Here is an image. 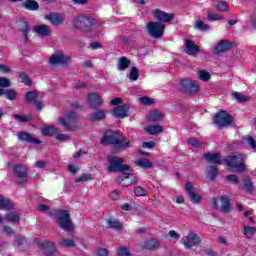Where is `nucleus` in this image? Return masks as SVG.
<instances>
[{"mask_svg": "<svg viewBox=\"0 0 256 256\" xmlns=\"http://www.w3.org/2000/svg\"><path fill=\"white\" fill-rule=\"evenodd\" d=\"M39 97H43V94L37 91H30L26 94V100L29 103H37V99H39Z\"/></svg>", "mask_w": 256, "mask_h": 256, "instance_id": "27", "label": "nucleus"}, {"mask_svg": "<svg viewBox=\"0 0 256 256\" xmlns=\"http://www.w3.org/2000/svg\"><path fill=\"white\" fill-rule=\"evenodd\" d=\"M88 103L91 107H101L103 98L97 93H90L88 94Z\"/></svg>", "mask_w": 256, "mask_h": 256, "instance_id": "21", "label": "nucleus"}, {"mask_svg": "<svg viewBox=\"0 0 256 256\" xmlns=\"http://www.w3.org/2000/svg\"><path fill=\"white\" fill-rule=\"evenodd\" d=\"M143 149H153L155 147V142L154 141H149V142H144L142 143Z\"/></svg>", "mask_w": 256, "mask_h": 256, "instance_id": "63", "label": "nucleus"}, {"mask_svg": "<svg viewBox=\"0 0 256 256\" xmlns=\"http://www.w3.org/2000/svg\"><path fill=\"white\" fill-rule=\"evenodd\" d=\"M181 85L185 93H189L190 95H195V93H199L200 85L195 80L189 78L183 79Z\"/></svg>", "mask_w": 256, "mask_h": 256, "instance_id": "11", "label": "nucleus"}, {"mask_svg": "<svg viewBox=\"0 0 256 256\" xmlns=\"http://www.w3.org/2000/svg\"><path fill=\"white\" fill-rule=\"evenodd\" d=\"M33 31L37 33L40 37H51V27L47 25H36L33 27Z\"/></svg>", "mask_w": 256, "mask_h": 256, "instance_id": "20", "label": "nucleus"}, {"mask_svg": "<svg viewBox=\"0 0 256 256\" xmlns=\"http://www.w3.org/2000/svg\"><path fill=\"white\" fill-rule=\"evenodd\" d=\"M4 95H6L9 101H14V99H17V92L15 90H5Z\"/></svg>", "mask_w": 256, "mask_h": 256, "instance_id": "44", "label": "nucleus"}, {"mask_svg": "<svg viewBox=\"0 0 256 256\" xmlns=\"http://www.w3.org/2000/svg\"><path fill=\"white\" fill-rule=\"evenodd\" d=\"M14 245H18V247H21V245H25V237L15 236L14 237Z\"/></svg>", "mask_w": 256, "mask_h": 256, "instance_id": "55", "label": "nucleus"}, {"mask_svg": "<svg viewBox=\"0 0 256 256\" xmlns=\"http://www.w3.org/2000/svg\"><path fill=\"white\" fill-rule=\"evenodd\" d=\"M69 63H71V56L65 55L63 52H58L50 58V65H61V67H67Z\"/></svg>", "mask_w": 256, "mask_h": 256, "instance_id": "9", "label": "nucleus"}, {"mask_svg": "<svg viewBox=\"0 0 256 256\" xmlns=\"http://www.w3.org/2000/svg\"><path fill=\"white\" fill-rule=\"evenodd\" d=\"M220 202V210L222 211V213H229V211H231V203L229 202V198L222 196L220 198Z\"/></svg>", "mask_w": 256, "mask_h": 256, "instance_id": "26", "label": "nucleus"}, {"mask_svg": "<svg viewBox=\"0 0 256 256\" xmlns=\"http://www.w3.org/2000/svg\"><path fill=\"white\" fill-rule=\"evenodd\" d=\"M101 143L103 145H114L111 153H120V151H123V149H127L131 142L125 139V137L121 136L119 133L108 130L101 139Z\"/></svg>", "mask_w": 256, "mask_h": 256, "instance_id": "1", "label": "nucleus"}, {"mask_svg": "<svg viewBox=\"0 0 256 256\" xmlns=\"http://www.w3.org/2000/svg\"><path fill=\"white\" fill-rule=\"evenodd\" d=\"M78 119L79 117H77V114L71 111V112H68L66 116L60 117L58 121L60 125L68 129V131H73L74 129L77 128Z\"/></svg>", "mask_w": 256, "mask_h": 256, "instance_id": "3", "label": "nucleus"}, {"mask_svg": "<svg viewBox=\"0 0 256 256\" xmlns=\"http://www.w3.org/2000/svg\"><path fill=\"white\" fill-rule=\"evenodd\" d=\"M21 219V216H19L18 213L10 212L6 214V221H9L10 223H19Z\"/></svg>", "mask_w": 256, "mask_h": 256, "instance_id": "40", "label": "nucleus"}, {"mask_svg": "<svg viewBox=\"0 0 256 256\" xmlns=\"http://www.w3.org/2000/svg\"><path fill=\"white\" fill-rule=\"evenodd\" d=\"M180 242L186 249H191L192 247H196V245L201 243V237H199V235H197L195 232L191 231L182 237Z\"/></svg>", "mask_w": 256, "mask_h": 256, "instance_id": "8", "label": "nucleus"}, {"mask_svg": "<svg viewBox=\"0 0 256 256\" xmlns=\"http://www.w3.org/2000/svg\"><path fill=\"white\" fill-rule=\"evenodd\" d=\"M14 175L17 177L19 183L27 182V168L22 165H16L13 170Z\"/></svg>", "mask_w": 256, "mask_h": 256, "instance_id": "16", "label": "nucleus"}, {"mask_svg": "<svg viewBox=\"0 0 256 256\" xmlns=\"http://www.w3.org/2000/svg\"><path fill=\"white\" fill-rule=\"evenodd\" d=\"M93 177L91 174H83L79 178L76 179V183H85L86 181H91Z\"/></svg>", "mask_w": 256, "mask_h": 256, "instance_id": "49", "label": "nucleus"}, {"mask_svg": "<svg viewBox=\"0 0 256 256\" xmlns=\"http://www.w3.org/2000/svg\"><path fill=\"white\" fill-rule=\"evenodd\" d=\"M196 77L200 81L207 83V81L211 79V73H209L207 70H199L196 72Z\"/></svg>", "mask_w": 256, "mask_h": 256, "instance_id": "29", "label": "nucleus"}, {"mask_svg": "<svg viewBox=\"0 0 256 256\" xmlns=\"http://www.w3.org/2000/svg\"><path fill=\"white\" fill-rule=\"evenodd\" d=\"M185 53L187 55H191L192 57H195L199 53V46L193 42V40L187 39L185 41Z\"/></svg>", "mask_w": 256, "mask_h": 256, "instance_id": "18", "label": "nucleus"}, {"mask_svg": "<svg viewBox=\"0 0 256 256\" xmlns=\"http://www.w3.org/2000/svg\"><path fill=\"white\" fill-rule=\"evenodd\" d=\"M205 159L208 163H213L214 165H221V154L214 153V154H206Z\"/></svg>", "mask_w": 256, "mask_h": 256, "instance_id": "25", "label": "nucleus"}, {"mask_svg": "<svg viewBox=\"0 0 256 256\" xmlns=\"http://www.w3.org/2000/svg\"><path fill=\"white\" fill-rule=\"evenodd\" d=\"M60 245L62 247H75V241L71 239H62Z\"/></svg>", "mask_w": 256, "mask_h": 256, "instance_id": "52", "label": "nucleus"}, {"mask_svg": "<svg viewBox=\"0 0 256 256\" xmlns=\"http://www.w3.org/2000/svg\"><path fill=\"white\" fill-rule=\"evenodd\" d=\"M57 133H59V129L55 126H45L42 128V135L45 137H53Z\"/></svg>", "mask_w": 256, "mask_h": 256, "instance_id": "24", "label": "nucleus"}, {"mask_svg": "<svg viewBox=\"0 0 256 256\" xmlns=\"http://www.w3.org/2000/svg\"><path fill=\"white\" fill-rule=\"evenodd\" d=\"M17 137L19 141H25V143H33L34 145H39V143H41L39 139L31 137L26 132H17Z\"/></svg>", "mask_w": 256, "mask_h": 256, "instance_id": "22", "label": "nucleus"}, {"mask_svg": "<svg viewBox=\"0 0 256 256\" xmlns=\"http://www.w3.org/2000/svg\"><path fill=\"white\" fill-rule=\"evenodd\" d=\"M135 164L138 167H142V169H151L152 167L151 161H149L147 158L138 159L135 161Z\"/></svg>", "mask_w": 256, "mask_h": 256, "instance_id": "34", "label": "nucleus"}, {"mask_svg": "<svg viewBox=\"0 0 256 256\" xmlns=\"http://www.w3.org/2000/svg\"><path fill=\"white\" fill-rule=\"evenodd\" d=\"M137 181V177L133 174L127 172H121L119 174V183L122 187H129V185H133V183H137Z\"/></svg>", "mask_w": 256, "mask_h": 256, "instance_id": "13", "label": "nucleus"}, {"mask_svg": "<svg viewBox=\"0 0 256 256\" xmlns=\"http://www.w3.org/2000/svg\"><path fill=\"white\" fill-rule=\"evenodd\" d=\"M14 119L21 121L22 123H27L31 121V116H21V115H14Z\"/></svg>", "mask_w": 256, "mask_h": 256, "instance_id": "59", "label": "nucleus"}, {"mask_svg": "<svg viewBox=\"0 0 256 256\" xmlns=\"http://www.w3.org/2000/svg\"><path fill=\"white\" fill-rule=\"evenodd\" d=\"M0 209H5L9 211V209H13V203L10 202L9 199L5 198L0 194Z\"/></svg>", "mask_w": 256, "mask_h": 256, "instance_id": "31", "label": "nucleus"}, {"mask_svg": "<svg viewBox=\"0 0 256 256\" xmlns=\"http://www.w3.org/2000/svg\"><path fill=\"white\" fill-rule=\"evenodd\" d=\"M58 225L64 231H73V223L69 216V211L62 210L58 213Z\"/></svg>", "mask_w": 256, "mask_h": 256, "instance_id": "7", "label": "nucleus"}, {"mask_svg": "<svg viewBox=\"0 0 256 256\" xmlns=\"http://www.w3.org/2000/svg\"><path fill=\"white\" fill-rule=\"evenodd\" d=\"M185 191L188 194V197L194 205H197L203 201V197L195 191V187L191 183L187 182L185 185Z\"/></svg>", "mask_w": 256, "mask_h": 256, "instance_id": "12", "label": "nucleus"}, {"mask_svg": "<svg viewBox=\"0 0 256 256\" xmlns=\"http://www.w3.org/2000/svg\"><path fill=\"white\" fill-rule=\"evenodd\" d=\"M107 169L109 173H117V171H127L129 166L123 165V158L110 156Z\"/></svg>", "mask_w": 256, "mask_h": 256, "instance_id": "5", "label": "nucleus"}, {"mask_svg": "<svg viewBox=\"0 0 256 256\" xmlns=\"http://www.w3.org/2000/svg\"><path fill=\"white\" fill-rule=\"evenodd\" d=\"M134 195H136V197H147L149 194L145 188L138 186L134 189Z\"/></svg>", "mask_w": 256, "mask_h": 256, "instance_id": "42", "label": "nucleus"}, {"mask_svg": "<svg viewBox=\"0 0 256 256\" xmlns=\"http://www.w3.org/2000/svg\"><path fill=\"white\" fill-rule=\"evenodd\" d=\"M23 7H25L28 11H37L39 9V3L35 0H26L23 3Z\"/></svg>", "mask_w": 256, "mask_h": 256, "instance_id": "32", "label": "nucleus"}, {"mask_svg": "<svg viewBox=\"0 0 256 256\" xmlns=\"http://www.w3.org/2000/svg\"><path fill=\"white\" fill-rule=\"evenodd\" d=\"M194 27L198 29V31H207V29H209V25L203 22V20H197Z\"/></svg>", "mask_w": 256, "mask_h": 256, "instance_id": "41", "label": "nucleus"}, {"mask_svg": "<svg viewBox=\"0 0 256 256\" xmlns=\"http://www.w3.org/2000/svg\"><path fill=\"white\" fill-rule=\"evenodd\" d=\"M215 8L217 11H227L229 9V4H227V2H217Z\"/></svg>", "mask_w": 256, "mask_h": 256, "instance_id": "47", "label": "nucleus"}, {"mask_svg": "<svg viewBox=\"0 0 256 256\" xmlns=\"http://www.w3.org/2000/svg\"><path fill=\"white\" fill-rule=\"evenodd\" d=\"M117 256H131V251L127 247H120L117 250Z\"/></svg>", "mask_w": 256, "mask_h": 256, "instance_id": "50", "label": "nucleus"}, {"mask_svg": "<svg viewBox=\"0 0 256 256\" xmlns=\"http://www.w3.org/2000/svg\"><path fill=\"white\" fill-rule=\"evenodd\" d=\"M233 97L234 99H236V101H239L240 103H245V101H247V98L245 97V95L239 92L233 93Z\"/></svg>", "mask_w": 256, "mask_h": 256, "instance_id": "53", "label": "nucleus"}, {"mask_svg": "<svg viewBox=\"0 0 256 256\" xmlns=\"http://www.w3.org/2000/svg\"><path fill=\"white\" fill-rule=\"evenodd\" d=\"M243 159H245V155L242 154H230L226 157V165L230 167V169L234 170L236 173H243L247 168L243 163Z\"/></svg>", "mask_w": 256, "mask_h": 256, "instance_id": "2", "label": "nucleus"}, {"mask_svg": "<svg viewBox=\"0 0 256 256\" xmlns=\"http://www.w3.org/2000/svg\"><path fill=\"white\" fill-rule=\"evenodd\" d=\"M244 217H248L249 223H255V220L253 219V210H248L244 212Z\"/></svg>", "mask_w": 256, "mask_h": 256, "instance_id": "60", "label": "nucleus"}, {"mask_svg": "<svg viewBox=\"0 0 256 256\" xmlns=\"http://www.w3.org/2000/svg\"><path fill=\"white\" fill-rule=\"evenodd\" d=\"M0 87L7 88L11 87V81L5 77H0Z\"/></svg>", "mask_w": 256, "mask_h": 256, "instance_id": "57", "label": "nucleus"}, {"mask_svg": "<svg viewBox=\"0 0 256 256\" xmlns=\"http://www.w3.org/2000/svg\"><path fill=\"white\" fill-rule=\"evenodd\" d=\"M152 13L155 19H157V21H160V23H169L175 17L173 13H167L159 9L153 10Z\"/></svg>", "mask_w": 256, "mask_h": 256, "instance_id": "14", "label": "nucleus"}, {"mask_svg": "<svg viewBox=\"0 0 256 256\" xmlns=\"http://www.w3.org/2000/svg\"><path fill=\"white\" fill-rule=\"evenodd\" d=\"M97 22L95 19L85 15H79L74 18L73 25L76 29H87V27H95Z\"/></svg>", "mask_w": 256, "mask_h": 256, "instance_id": "6", "label": "nucleus"}, {"mask_svg": "<svg viewBox=\"0 0 256 256\" xmlns=\"http://www.w3.org/2000/svg\"><path fill=\"white\" fill-rule=\"evenodd\" d=\"M145 131L149 133V135H159V133L163 132V126L161 125H151L145 128Z\"/></svg>", "mask_w": 256, "mask_h": 256, "instance_id": "28", "label": "nucleus"}, {"mask_svg": "<svg viewBox=\"0 0 256 256\" xmlns=\"http://www.w3.org/2000/svg\"><path fill=\"white\" fill-rule=\"evenodd\" d=\"M19 77H20V81L24 83V85H28V86L31 85V79H29V76H27V74L22 73L19 75Z\"/></svg>", "mask_w": 256, "mask_h": 256, "instance_id": "54", "label": "nucleus"}, {"mask_svg": "<svg viewBox=\"0 0 256 256\" xmlns=\"http://www.w3.org/2000/svg\"><path fill=\"white\" fill-rule=\"evenodd\" d=\"M163 119V113L159 110L151 111L148 116V121H161Z\"/></svg>", "mask_w": 256, "mask_h": 256, "instance_id": "36", "label": "nucleus"}, {"mask_svg": "<svg viewBox=\"0 0 256 256\" xmlns=\"http://www.w3.org/2000/svg\"><path fill=\"white\" fill-rule=\"evenodd\" d=\"M243 189L246 191V193H253V182L249 178H244L243 180Z\"/></svg>", "mask_w": 256, "mask_h": 256, "instance_id": "38", "label": "nucleus"}, {"mask_svg": "<svg viewBox=\"0 0 256 256\" xmlns=\"http://www.w3.org/2000/svg\"><path fill=\"white\" fill-rule=\"evenodd\" d=\"M188 144L191 146V147H194L195 149H199V147H201L202 143L195 139V138H190L188 139Z\"/></svg>", "mask_w": 256, "mask_h": 256, "instance_id": "51", "label": "nucleus"}, {"mask_svg": "<svg viewBox=\"0 0 256 256\" xmlns=\"http://www.w3.org/2000/svg\"><path fill=\"white\" fill-rule=\"evenodd\" d=\"M255 231H256V229L253 226H245L244 227V235L248 238L251 237L252 235H255Z\"/></svg>", "mask_w": 256, "mask_h": 256, "instance_id": "46", "label": "nucleus"}, {"mask_svg": "<svg viewBox=\"0 0 256 256\" xmlns=\"http://www.w3.org/2000/svg\"><path fill=\"white\" fill-rule=\"evenodd\" d=\"M107 226L109 229H115L116 231H121V229H123V224L116 219L107 220Z\"/></svg>", "mask_w": 256, "mask_h": 256, "instance_id": "30", "label": "nucleus"}, {"mask_svg": "<svg viewBox=\"0 0 256 256\" xmlns=\"http://www.w3.org/2000/svg\"><path fill=\"white\" fill-rule=\"evenodd\" d=\"M129 113V106L127 104L120 105L113 108L114 117H118L119 119H125Z\"/></svg>", "mask_w": 256, "mask_h": 256, "instance_id": "19", "label": "nucleus"}, {"mask_svg": "<svg viewBox=\"0 0 256 256\" xmlns=\"http://www.w3.org/2000/svg\"><path fill=\"white\" fill-rule=\"evenodd\" d=\"M20 31L24 35V39H27V35L29 34V25L27 22H20Z\"/></svg>", "mask_w": 256, "mask_h": 256, "instance_id": "43", "label": "nucleus"}, {"mask_svg": "<svg viewBox=\"0 0 256 256\" xmlns=\"http://www.w3.org/2000/svg\"><path fill=\"white\" fill-rule=\"evenodd\" d=\"M96 255L97 256H107V255H109V251L106 248H98L96 250Z\"/></svg>", "mask_w": 256, "mask_h": 256, "instance_id": "62", "label": "nucleus"}, {"mask_svg": "<svg viewBox=\"0 0 256 256\" xmlns=\"http://www.w3.org/2000/svg\"><path fill=\"white\" fill-rule=\"evenodd\" d=\"M129 65H131V61L129 59H127L126 57L119 58L118 60L119 71H125V69L129 67Z\"/></svg>", "mask_w": 256, "mask_h": 256, "instance_id": "35", "label": "nucleus"}, {"mask_svg": "<svg viewBox=\"0 0 256 256\" xmlns=\"http://www.w3.org/2000/svg\"><path fill=\"white\" fill-rule=\"evenodd\" d=\"M45 19L51 23L54 27H59V25H63L65 21V17L63 14L59 13H51L45 16Z\"/></svg>", "mask_w": 256, "mask_h": 256, "instance_id": "15", "label": "nucleus"}, {"mask_svg": "<svg viewBox=\"0 0 256 256\" xmlns=\"http://www.w3.org/2000/svg\"><path fill=\"white\" fill-rule=\"evenodd\" d=\"M138 102L141 103V105H153V103H155V100L149 97H141L138 98Z\"/></svg>", "mask_w": 256, "mask_h": 256, "instance_id": "48", "label": "nucleus"}, {"mask_svg": "<svg viewBox=\"0 0 256 256\" xmlns=\"http://www.w3.org/2000/svg\"><path fill=\"white\" fill-rule=\"evenodd\" d=\"M107 116V111L105 110H97L96 112L92 113L91 120L92 121H102Z\"/></svg>", "mask_w": 256, "mask_h": 256, "instance_id": "33", "label": "nucleus"}, {"mask_svg": "<svg viewBox=\"0 0 256 256\" xmlns=\"http://www.w3.org/2000/svg\"><path fill=\"white\" fill-rule=\"evenodd\" d=\"M221 19H223V15H219V14H215V13L208 14L209 21H221Z\"/></svg>", "mask_w": 256, "mask_h": 256, "instance_id": "56", "label": "nucleus"}, {"mask_svg": "<svg viewBox=\"0 0 256 256\" xmlns=\"http://www.w3.org/2000/svg\"><path fill=\"white\" fill-rule=\"evenodd\" d=\"M214 123L219 127H228L233 121V117L227 111H220L214 116Z\"/></svg>", "mask_w": 256, "mask_h": 256, "instance_id": "10", "label": "nucleus"}, {"mask_svg": "<svg viewBox=\"0 0 256 256\" xmlns=\"http://www.w3.org/2000/svg\"><path fill=\"white\" fill-rule=\"evenodd\" d=\"M246 141L252 149H256V142H255V139H253V137H247Z\"/></svg>", "mask_w": 256, "mask_h": 256, "instance_id": "64", "label": "nucleus"}, {"mask_svg": "<svg viewBox=\"0 0 256 256\" xmlns=\"http://www.w3.org/2000/svg\"><path fill=\"white\" fill-rule=\"evenodd\" d=\"M119 190H113L109 193V198L112 199V201H117L119 199Z\"/></svg>", "mask_w": 256, "mask_h": 256, "instance_id": "61", "label": "nucleus"}, {"mask_svg": "<svg viewBox=\"0 0 256 256\" xmlns=\"http://www.w3.org/2000/svg\"><path fill=\"white\" fill-rule=\"evenodd\" d=\"M146 30L148 35L153 37V39H161L165 31V25H163L161 22H149L147 24Z\"/></svg>", "mask_w": 256, "mask_h": 256, "instance_id": "4", "label": "nucleus"}, {"mask_svg": "<svg viewBox=\"0 0 256 256\" xmlns=\"http://www.w3.org/2000/svg\"><path fill=\"white\" fill-rule=\"evenodd\" d=\"M56 141H69L71 136L69 134H57L55 136Z\"/></svg>", "mask_w": 256, "mask_h": 256, "instance_id": "58", "label": "nucleus"}, {"mask_svg": "<svg viewBox=\"0 0 256 256\" xmlns=\"http://www.w3.org/2000/svg\"><path fill=\"white\" fill-rule=\"evenodd\" d=\"M129 79L131 81H137V79H139V70H137V68L133 67L130 70Z\"/></svg>", "mask_w": 256, "mask_h": 256, "instance_id": "45", "label": "nucleus"}, {"mask_svg": "<svg viewBox=\"0 0 256 256\" xmlns=\"http://www.w3.org/2000/svg\"><path fill=\"white\" fill-rule=\"evenodd\" d=\"M207 173L209 181H214L215 177L219 175V170H217V166H210L207 168Z\"/></svg>", "mask_w": 256, "mask_h": 256, "instance_id": "37", "label": "nucleus"}, {"mask_svg": "<svg viewBox=\"0 0 256 256\" xmlns=\"http://www.w3.org/2000/svg\"><path fill=\"white\" fill-rule=\"evenodd\" d=\"M229 49H231V42L229 40H221L214 47V55H221V53H225Z\"/></svg>", "mask_w": 256, "mask_h": 256, "instance_id": "17", "label": "nucleus"}, {"mask_svg": "<svg viewBox=\"0 0 256 256\" xmlns=\"http://www.w3.org/2000/svg\"><path fill=\"white\" fill-rule=\"evenodd\" d=\"M41 247L46 255H55V252L57 251L53 242L44 241L41 243Z\"/></svg>", "mask_w": 256, "mask_h": 256, "instance_id": "23", "label": "nucleus"}, {"mask_svg": "<svg viewBox=\"0 0 256 256\" xmlns=\"http://www.w3.org/2000/svg\"><path fill=\"white\" fill-rule=\"evenodd\" d=\"M157 247H159V242L155 239L146 240L144 243V249L153 250L157 249Z\"/></svg>", "mask_w": 256, "mask_h": 256, "instance_id": "39", "label": "nucleus"}]
</instances>
